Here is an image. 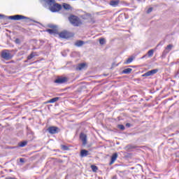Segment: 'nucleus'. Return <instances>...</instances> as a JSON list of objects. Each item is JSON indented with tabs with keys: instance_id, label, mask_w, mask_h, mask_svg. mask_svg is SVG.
I'll return each mask as SVG.
<instances>
[{
	"instance_id": "27",
	"label": "nucleus",
	"mask_w": 179,
	"mask_h": 179,
	"mask_svg": "<svg viewBox=\"0 0 179 179\" xmlns=\"http://www.w3.org/2000/svg\"><path fill=\"white\" fill-rule=\"evenodd\" d=\"M117 128H119V129H121V131H124L125 129V126H124L123 124H119L117 126Z\"/></svg>"
},
{
	"instance_id": "33",
	"label": "nucleus",
	"mask_w": 179,
	"mask_h": 179,
	"mask_svg": "<svg viewBox=\"0 0 179 179\" xmlns=\"http://www.w3.org/2000/svg\"><path fill=\"white\" fill-rule=\"evenodd\" d=\"M6 179H17V178H12V177H9V178H6Z\"/></svg>"
},
{
	"instance_id": "21",
	"label": "nucleus",
	"mask_w": 179,
	"mask_h": 179,
	"mask_svg": "<svg viewBox=\"0 0 179 179\" xmlns=\"http://www.w3.org/2000/svg\"><path fill=\"white\" fill-rule=\"evenodd\" d=\"M47 31L49 34H55L57 33V30L55 29H47Z\"/></svg>"
},
{
	"instance_id": "23",
	"label": "nucleus",
	"mask_w": 179,
	"mask_h": 179,
	"mask_svg": "<svg viewBox=\"0 0 179 179\" xmlns=\"http://www.w3.org/2000/svg\"><path fill=\"white\" fill-rule=\"evenodd\" d=\"M154 52H155V50H153V49L150 50L148 52V57H153Z\"/></svg>"
},
{
	"instance_id": "34",
	"label": "nucleus",
	"mask_w": 179,
	"mask_h": 179,
	"mask_svg": "<svg viewBox=\"0 0 179 179\" xmlns=\"http://www.w3.org/2000/svg\"><path fill=\"white\" fill-rule=\"evenodd\" d=\"M0 17H3V15H0Z\"/></svg>"
},
{
	"instance_id": "20",
	"label": "nucleus",
	"mask_w": 179,
	"mask_h": 179,
	"mask_svg": "<svg viewBox=\"0 0 179 179\" xmlns=\"http://www.w3.org/2000/svg\"><path fill=\"white\" fill-rule=\"evenodd\" d=\"M58 100H59V97H55V98L51 99L50 100H49L48 101V103H55V102L58 101Z\"/></svg>"
},
{
	"instance_id": "18",
	"label": "nucleus",
	"mask_w": 179,
	"mask_h": 179,
	"mask_svg": "<svg viewBox=\"0 0 179 179\" xmlns=\"http://www.w3.org/2000/svg\"><path fill=\"white\" fill-rule=\"evenodd\" d=\"M63 8H64V9H66V10H69V9H71V5L64 3Z\"/></svg>"
},
{
	"instance_id": "12",
	"label": "nucleus",
	"mask_w": 179,
	"mask_h": 179,
	"mask_svg": "<svg viewBox=\"0 0 179 179\" xmlns=\"http://www.w3.org/2000/svg\"><path fill=\"white\" fill-rule=\"evenodd\" d=\"M172 48H173V45L171 44L168 45L166 49L163 52V55H166V54H169V52H170V50H172Z\"/></svg>"
},
{
	"instance_id": "14",
	"label": "nucleus",
	"mask_w": 179,
	"mask_h": 179,
	"mask_svg": "<svg viewBox=\"0 0 179 179\" xmlns=\"http://www.w3.org/2000/svg\"><path fill=\"white\" fill-rule=\"evenodd\" d=\"M89 155V151H87V150H82L80 151V157H86V156Z\"/></svg>"
},
{
	"instance_id": "22",
	"label": "nucleus",
	"mask_w": 179,
	"mask_h": 179,
	"mask_svg": "<svg viewBox=\"0 0 179 179\" xmlns=\"http://www.w3.org/2000/svg\"><path fill=\"white\" fill-rule=\"evenodd\" d=\"M91 169L94 173H96L97 170H99V168L96 166L95 165H91Z\"/></svg>"
},
{
	"instance_id": "16",
	"label": "nucleus",
	"mask_w": 179,
	"mask_h": 179,
	"mask_svg": "<svg viewBox=\"0 0 179 179\" xmlns=\"http://www.w3.org/2000/svg\"><path fill=\"white\" fill-rule=\"evenodd\" d=\"M85 66H86V64L81 63L78 64L77 69H78V71H82V69H85Z\"/></svg>"
},
{
	"instance_id": "4",
	"label": "nucleus",
	"mask_w": 179,
	"mask_h": 179,
	"mask_svg": "<svg viewBox=\"0 0 179 179\" xmlns=\"http://www.w3.org/2000/svg\"><path fill=\"white\" fill-rule=\"evenodd\" d=\"M8 19H10V20H23V19L28 20L29 17L22 15H15L8 16Z\"/></svg>"
},
{
	"instance_id": "31",
	"label": "nucleus",
	"mask_w": 179,
	"mask_h": 179,
	"mask_svg": "<svg viewBox=\"0 0 179 179\" xmlns=\"http://www.w3.org/2000/svg\"><path fill=\"white\" fill-rule=\"evenodd\" d=\"M20 163H24V158H20Z\"/></svg>"
},
{
	"instance_id": "9",
	"label": "nucleus",
	"mask_w": 179,
	"mask_h": 179,
	"mask_svg": "<svg viewBox=\"0 0 179 179\" xmlns=\"http://www.w3.org/2000/svg\"><path fill=\"white\" fill-rule=\"evenodd\" d=\"M59 129L57 127H50L49 128H48V131L49 134H51L52 135L58 134Z\"/></svg>"
},
{
	"instance_id": "36",
	"label": "nucleus",
	"mask_w": 179,
	"mask_h": 179,
	"mask_svg": "<svg viewBox=\"0 0 179 179\" xmlns=\"http://www.w3.org/2000/svg\"><path fill=\"white\" fill-rule=\"evenodd\" d=\"M145 57H146V55L143 56V57H142V58H145Z\"/></svg>"
},
{
	"instance_id": "29",
	"label": "nucleus",
	"mask_w": 179,
	"mask_h": 179,
	"mask_svg": "<svg viewBox=\"0 0 179 179\" xmlns=\"http://www.w3.org/2000/svg\"><path fill=\"white\" fill-rule=\"evenodd\" d=\"M15 44H20V39L16 38V39L15 40Z\"/></svg>"
},
{
	"instance_id": "39",
	"label": "nucleus",
	"mask_w": 179,
	"mask_h": 179,
	"mask_svg": "<svg viewBox=\"0 0 179 179\" xmlns=\"http://www.w3.org/2000/svg\"><path fill=\"white\" fill-rule=\"evenodd\" d=\"M138 1H141V0H138Z\"/></svg>"
},
{
	"instance_id": "1",
	"label": "nucleus",
	"mask_w": 179,
	"mask_h": 179,
	"mask_svg": "<svg viewBox=\"0 0 179 179\" xmlns=\"http://www.w3.org/2000/svg\"><path fill=\"white\" fill-rule=\"evenodd\" d=\"M46 3L49 6V9L53 13L59 12L62 9V6L61 4L55 2V0H46Z\"/></svg>"
},
{
	"instance_id": "15",
	"label": "nucleus",
	"mask_w": 179,
	"mask_h": 179,
	"mask_svg": "<svg viewBox=\"0 0 179 179\" xmlns=\"http://www.w3.org/2000/svg\"><path fill=\"white\" fill-rule=\"evenodd\" d=\"M36 55H37V53L36 52H32L28 57H27V59L30 60V59H33V58H34L36 57Z\"/></svg>"
},
{
	"instance_id": "19",
	"label": "nucleus",
	"mask_w": 179,
	"mask_h": 179,
	"mask_svg": "<svg viewBox=\"0 0 179 179\" xmlns=\"http://www.w3.org/2000/svg\"><path fill=\"white\" fill-rule=\"evenodd\" d=\"M85 44V42L83 41H78L76 43V45L77 47H82Z\"/></svg>"
},
{
	"instance_id": "3",
	"label": "nucleus",
	"mask_w": 179,
	"mask_h": 179,
	"mask_svg": "<svg viewBox=\"0 0 179 179\" xmlns=\"http://www.w3.org/2000/svg\"><path fill=\"white\" fill-rule=\"evenodd\" d=\"M1 58H3V59H6V61H9V59H12V58H13V56L12 55L9 50H3L1 52Z\"/></svg>"
},
{
	"instance_id": "30",
	"label": "nucleus",
	"mask_w": 179,
	"mask_h": 179,
	"mask_svg": "<svg viewBox=\"0 0 179 179\" xmlns=\"http://www.w3.org/2000/svg\"><path fill=\"white\" fill-rule=\"evenodd\" d=\"M152 10H153V8H148V10H147V13H150Z\"/></svg>"
},
{
	"instance_id": "25",
	"label": "nucleus",
	"mask_w": 179,
	"mask_h": 179,
	"mask_svg": "<svg viewBox=\"0 0 179 179\" xmlns=\"http://www.w3.org/2000/svg\"><path fill=\"white\" fill-rule=\"evenodd\" d=\"M134 61V57H130L124 62L125 64H131Z\"/></svg>"
},
{
	"instance_id": "10",
	"label": "nucleus",
	"mask_w": 179,
	"mask_h": 179,
	"mask_svg": "<svg viewBox=\"0 0 179 179\" xmlns=\"http://www.w3.org/2000/svg\"><path fill=\"white\" fill-rule=\"evenodd\" d=\"M157 72H159V70L153 69V70L149 71L146 72L145 73L143 74L142 76L143 77L152 76L155 75V73H157Z\"/></svg>"
},
{
	"instance_id": "32",
	"label": "nucleus",
	"mask_w": 179,
	"mask_h": 179,
	"mask_svg": "<svg viewBox=\"0 0 179 179\" xmlns=\"http://www.w3.org/2000/svg\"><path fill=\"white\" fill-rule=\"evenodd\" d=\"M126 127H127V128H130L131 124H130V123H127V124H126Z\"/></svg>"
},
{
	"instance_id": "2",
	"label": "nucleus",
	"mask_w": 179,
	"mask_h": 179,
	"mask_svg": "<svg viewBox=\"0 0 179 179\" xmlns=\"http://www.w3.org/2000/svg\"><path fill=\"white\" fill-rule=\"evenodd\" d=\"M69 20L70 23L73 24V26L78 27L82 24V21L80 20V18L76 15H71L70 17H69Z\"/></svg>"
},
{
	"instance_id": "13",
	"label": "nucleus",
	"mask_w": 179,
	"mask_h": 179,
	"mask_svg": "<svg viewBox=\"0 0 179 179\" xmlns=\"http://www.w3.org/2000/svg\"><path fill=\"white\" fill-rule=\"evenodd\" d=\"M117 157L118 154H117V152L114 153L111 157V161L110 162V164H114V162H115V160H117Z\"/></svg>"
},
{
	"instance_id": "6",
	"label": "nucleus",
	"mask_w": 179,
	"mask_h": 179,
	"mask_svg": "<svg viewBox=\"0 0 179 179\" xmlns=\"http://www.w3.org/2000/svg\"><path fill=\"white\" fill-rule=\"evenodd\" d=\"M84 20H88L90 23H95V21L90 13H87L84 15Z\"/></svg>"
},
{
	"instance_id": "37",
	"label": "nucleus",
	"mask_w": 179,
	"mask_h": 179,
	"mask_svg": "<svg viewBox=\"0 0 179 179\" xmlns=\"http://www.w3.org/2000/svg\"><path fill=\"white\" fill-rule=\"evenodd\" d=\"M22 54H23V53H20V55H22Z\"/></svg>"
},
{
	"instance_id": "26",
	"label": "nucleus",
	"mask_w": 179,
	"mask_h": 179,
	"mask_svg": "<svg viewBox=\"0 0 179 179\" xmlns=\"http://www.w3.org/2000/svg\"><path fill=\"white\" fill-rule=\"evenodd\" d=\"M99 43L101 44V45H103V44H106V39L100 38L99 39Z\"/></svg>"
},
{
	"instance_id": "11",
	"label": "nucleus",
	"mask_w": 179,
	"mask_h": 179,
	"mask_svg": "<svg viewBox=\"0 0 179 179\" xmlns=\"http://www.w3.org/2000/svg\"><path fill=\"white\" fill-rule=\"evenodd\" d=\"M109 5L113 8H117V6L120 5V0H111L109 3Z\"/></svg>"
},
{
	"instance_id": "7",
	"label": "nucleus",
	"mask_w": 179,
	"mask_h": 179,
	"mask_svg": "<svg viewBox=\"0 0 179 179\" xmlns=\"http://www.w3.org/2000/svg\"><path fill=\"white\" fill-rule=\"evenodd\" d=\"M60 38H69L71 34L66 31H63L59 34Z\"/></svg>"
},
{
	"instance_id": "5",
	"label": "nucleus",
	"mask_w": 179,
	"mask_h": 179,
	"mask_svg": "<svg viewBox=\"0 0 179 179\" xmlns=\"http://www.w3.org/2000/svg\"><path fill=\"white\" fill-rule=\"evenodd\" d=\"M80 139L82 141L83 146H86L87 144V136L84 133H81L80 134Z\"/></svg>"
},
{
	"instance_id": "28",
	"label": "nucleus",
	"mask_w": 179,
	"mask_h": 179,
	"mask_svg": "<svg viewBox=\"0 0 179 179\" xmlns=\"http://www.w3.org/2000/svg\"><path fill=\"white\" fill-rule=\"evenodd\" d=\"M62 150H68L69 148L66 145H62Z\"/></svg>"
},
{
	"instance_id": "24",
	"label": "nucleus",
	"mask_w": 179,
	"mask_h": 179,
	"mask_svg": "<svg viewBox=\"0 0 179 179\" xmlns=\"http://www.w3.org/2000/svg\"><path fill=\"white\" fill-rule=\"evenodd\" d=\"M26 145H27V141H22L19 144V146L20 148H24V146H26Z\"/></svg>"
},
{
	"instance_id": "35",
	"label": "nucleus",
	"mask_w": 179,
	"mask_h": 179,
	"mask_svg": "<svg viewBox=\"0 0 179 179\" xmlns=\"http://www.w3.org/2000/svg\"><path fill=\"white\" fill-rule=\"evenodd\" d=\"M113 179H117V177L114 176V177L113 178Z\"/></svg>"
},
{
	"instance_id": "8",
	"label": "nucleus",
	"mask_w": 179,
	"mask_h": 179,
	"mask_svg": "<svg viewBox=\"0 0 179 179\" xmlns=\"http://www.w3.org/2000/svg\"><path fill=\"white\" fill-rule=\"evenodd\" d=\"M66 82H68V78L66 77H60L55 80V83H58L59 85L66 83Z\"/></svg>"
},
{
	"instance_id": "17",
	"label": "nucleus",
	"mask_w": 179,
	"mask_h": 179,
	"mask_svg": "<svg viewBox=\"0 0 179 179\" xmlns=\"http://www.w3.org/2000/svg\"><path fill=\"white\" fill-rule=\"evenodd\" d=\"M131 72H132V69H131V68H127L122 71V73H124L126 75H128V74L131 73Z\"/></svg>"
},
{
	"instance_id": "38",
	"label": "nucleus",
	"mask_w": 179,
	"mask_h": 179,
	"mask_svg": "<svg viewBox=\"0 0 179 179\" xmlns=\"http://www.w3.org/2000/svg\"><path fill=\"white\" fill-rule=\"evenodd\" d=\"M22 54H23V53H20V55H22Z\"/></svg>"
}]
</instances>
